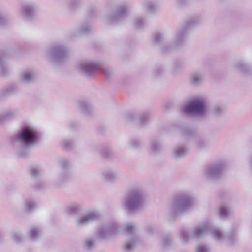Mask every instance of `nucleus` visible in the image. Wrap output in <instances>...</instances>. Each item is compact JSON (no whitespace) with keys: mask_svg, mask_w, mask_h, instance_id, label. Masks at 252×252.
Instances as JSON below:
<instances>
[{"mask_svg":"<svg viewBox=\"0 0 252 252\" xmlns=\"http://www.w3.org/2000/svg\"><path fill=\"white\" fill-rule=\"evenodd\" d=\"M147 231L150 233L153 234L157 231V228L153 225H148L146 227Z\"/></svg>","mask_w":252,"mask_h":252,"instance_id":"nucleus-46","label":"nucleus"},{"mask_svg":"<svg viewBox=\"0 0 252 252\" xmlns=\"http://www.w3.org/2000/svg\"><path fill=\"white\" fill-rule=\"evenodd\" d=\"M70 164L66 159H61L59 161V172L56 177L55 186L59 188L69 177V168Z\"/></svg>","mask_w":252,"mask_h":252,"instance_id":"nucleus-11","label":"nucleus"},{"mask_svg":"<svg viewBox=\"0 0 252 252\" xmlns=\"http://www.w3.org/2000/svg\"><path fill=\"white\" fill-rule=\"evenodd\" d=\"M195 146L198 150H203L208 149L210 147V145L206 140L202 138L199 137L195 140Z\"/></svg>","mask_w":252,"mask_h":252,"instance_id":"nucleus-23","label":"nucleus"},{"mask_svg":"<svg viewBox=\"0 0 252 252\" xmlns=\"http://www.w3.org/2000/svg\"><path fill=\"white\" fill-rule=\"evenodd\" d=\"M44 185L42 181H39L35 185V189L37 190H41L44 188Z\"/></svg>","mask_w":252,"mask_h":252,"instance_id":"nucleus-48","label":"nucleus"},{"mask_svg":"<svg viewBox=\"0 0 252 252\" xmlns=\"http://www.w3.org/2000/svg\"><path fill=\"white\" fill-rule=\"evenodd\" d=\"M226 167V164L224 161H220L211 165L206 168L205 176L210 179H218L222 175Z\"/></svg>","mask_w":252,"mask_h":252,"instance_id":"nucleus-12","label":"nucleus"},{"mask_svg":"<svg viewBox=\"0 0 252 252\" xmlns=\"http://www.w3.org/2000/svg\"><path fill=\"white\" fill-rule=\"evenodd\" d=\"M25 209L27 211L32 212L38 207L37 203L32 199H27L25 201Z\"/></svg>","mask_w":252,"mask_h":252,"instance_id":"nucleus-27","label":"nucleus"},{"mask_svg":"<svg viewBox=\"0 0 252 252\" xmlns=\"http://www.w3.org/2000/svg\"><path fill=\"white\" fill-rule=\"evenodd\" d=\"M145 194L139 187H133L125 195L123 206L128 213H133L141 209L145 202Z\"/></svg>","mask_w":252,"mask_h":252,"instance_id":"nucleus-4","label":"nucleus"},{"mask_svg":"<svg viewBox=\"0 0 252 252\" xmlns=\"http://www.w3.org/2000/svg\"><path fill=\"white\" fill-rule=\"evenodd\" d=\"M47 53L52 62L58 64L63 62L67 59L69 52L63 43L58 42L49 48Z\"/></svg>","mask_w":252,"mask_h":252,"instance_id":"nucleus-6","label":"nucleus"},{"mask_svg":"<svg viewBox=\"0 0 252 252\" xmlns=\"http://www.w3.org/2000/svg\"><path fill=\"white\" fill-rule=\"evenodd\" d=\"M13 240L16 242H19L22 240V237L19 232L14 233L12 235Z\"/></svg>","mask_w":252,"mask_h":252,"instance_id":"nucleus-44","label":"nucleus"},{"mask_svg":"<svg viewBox=\"0 0 252 252\" xmlns=\"http://www.w3.org/2000/svg\"><path fill=\"white\" fill-rule=\"evenodd\" d=\"M172 239L171 234L167 233L163 235L161 238V243L164 247H167L171 244Z\"/></svg>","mask_w":252,"mask_h":252,"instance_id":"nucleus-33","label":"nucleus"},{"mask_svg":"<svg viewBox=\"0 0 252 252\" xmlns=\"http://www.w3.org/2000/svg\"><path fill=\"white\" fill-rule=\"evenodd\" d=\"M111 151L107 148H102L100 151V154L105 158H110Z\"/></svg>","mask_w":252,"mask_h":252,"instance_id":"nucleus-42","label":"nucleus"},{"mask_svg":"<svg viewBox=\"0 0 252 252\" xmlns=\"http://www.w3.org/2000/svg\"><path fill=\"white\" fill-rule=\"evenodd\" d=\"M3 235L1 233H0V241L2 239Z\"/></svg>","mask_w":252,"mask_h":252,"instance_id":"nucleus-50","label":"nucleus"},{"mask_svg":"<svg viewBox=\"0 0 252 252\" xmlns=\"http://www.w3.org/2000/svg\"><path fill=\"white\" fill-rule=\"evenodd\" d=\"M91 31V26L88 21L83 22L78 28V32L81 34L89 33Z\"/></svg>","mask_w":252,"mask_h":252,"instance_id":"nucleus-28","label":"nucleus"},{"mask_svg":"<svg viewBox=\"0 0 252 252\" xmlns=\"http://www.w3.org/2000/svg\"><path fill=\"white\" fill-rule=\"evenodd\" d=\"M188 149L184 146H178L174 148L173 156L177 159L184 158L187 154Z\"/></svg>","mask_w":252,"mask_h":252,"instance_id":"nucleus-21","label":"nucleus"},{"mask_svg":"<svg viewBox=\"0 0 252 252\" xmlns=\"http://www.w3.org/2000/svg\"><path fill=\"white\" fill-rule=\"evenodd\" d=\"M127 117L130 120L138 119V121L141 126L144 125L150 119V115L149 113H142L138 116L135 113H131L127 115Z\"/></svg>","mask_w":252,"mask_h":252,"instance_id":"nucleus-19","label":"nucleus"},{"mask_svg":"<svg viewBox=\"0 0 252 252\" xmlns=\"http://www.w3.org/2000/svg\"><path fill=\"white\" fill-rule=\"evenodd\" d=\"M0 73L2 75H5L7 73V68L3 60L1 53H0Z\"/></svg>","mask_w":252,"mask_h":252,"instance_id":"nucleus-36","label":"nucleus"},{"mask_svg":"<svg viewBox=\"0 0 252 252\" xmlns=\"http://www.w3.org/2000/svg\"><path fill=\"white\" fill-rule=\"evenodd\" d=\"M94 9L91 10V12H94Z\"/></svg>","mask_w":252,"mask_h":252,"instance_id":"nucleus-52","label":"nucleus"},{"mask_svg":"<svg viewBox=\"0 0 252 252\" xmlns=\"http://www.w3.org/2000/svg\"><path fill=\"white\" fill-rule=\"evenodd\" d=\"M184 67V64L181 61H176L173 64L172 69L175 73L177 71L182 69Z\"/></svg>","mask_w":252,"mask_h":252,"instance_id":"nucleus-41","label":"nucleus"},{"mask_svg":"<svg viewBox=\"0 0 252 252\" xmlns=\"http://www.w3.org/2000/svg\"><path fill=\"white\" fill-rule=\"evenodd\" d=\"M147 24L146 20L141 16L134 18L133 20V27L136 29H141Z\"/></svg>","mask_w":252,"mask_h":252,"instance_id":"nucleus-26","label":"nucleus"},{"mask_svg":"<svg viewBox=\"0 0 252 252\" xmlns=\"http://www.w3.org/2000/svg\"><path fill=\"white\" fill-rule=\"evenodd\" d=\"M73 123H72V124H70V126H71V127H74V126L72 125H73Z\"/></svg>","mask_w":252,"mask_h":252,"instance_id":"nucleus-51","label":"nucleus"},{"mask_svg":"<svg viewBox=\"0 0 252 252\" xmlns=\"http://www.w3.org/2000/svg\"><path fill=\"white\" fill-rule=\"evenodd\" d=\"M40 134L37 128L31 124L23 126L19 131L11 138L14 145H20L21 147L16 151L19 157L26 158L28 154V148L39 140Z\"/></svg>","mask_w":252,"mask_h":252,"instance_id":"nucleus-3","label":"nucleus"},{"mask_svg":"<svg viewBox=\"0 0 252 252\" xmlns=\"http://www.w3.org/2000/svg\"><path fill=\"white\" fill-rule=\"evenodd\" d=\"M19 114L17 109H9L4 110L0 114V123L9 121L16 118Z\"/></svg>","mask_w":252,"mask_h":252,"instance_id":"nucleus-16","label":"nucleus"},{"mask_svg":"<svg viewBox=\"0 0 252 252\" xmlns=\"http://www.w3.org/2000/svg\"><path fill=\"white\" fill-rule=\"evenodd\" d=\"M186 0H177V3L179 5H183L185 4Z\"/></svg>","mask_w":252,"mask_h":252,"instance_id":"nucleus-49","label":"nucleus"},{"mask_svg":"<svg viewBox=\"0 0 252 252\" xmlns=\"http://www.w3.org/2000/svg\"><path fill=\"white\" fill-rule=\"evenodd\" d=\"M41 170L38 167H32L30 170L31 177L33 179H37L40 176Z\"/></svg>","mask_w":252,"mask_h":252,"instance_id":"nucleus-34","label":"nucleus"},{"mask_svg":"<svg viewBox=\"0 0 252 252\" xmlns=\"http://www.w3.org/2000/svg\"><path fill=\"white\" fill-rule=\"evenodd\" d=\"M206 101L204 98H195L189 103L185 105L183 111L197 115H203L206 112Z\"/></svg>","mask_w":252,"mask_h":252,"instance_id":"nucleus-9","label":"nucleus"},{"mask_svg":"<svg viewBox=\"0 0 252 252\" xmlns=\"http://www.w3.org/2000/svg\"><path fill=\"white\" fill-rule=\"evenodd\" d=\"M129 146L132 149H138L142 145L141 141L137 138H133L129 143Z\"/></svg>","mask_w":252,"mask_h":252,"instance_id":"nucleus-37","label":"nucleus"},{"mask_svg":"<svg viewBox=\"0 0 252 252\" xmlns=\"http://www.w3.org/2000/svg\"><path fill=\"white\" fill-rule=\"evenodd\" d=\"M124 231L130 237V240H128L125 245V250L130 251L134 249L139 242V238L136 234V226L130 223L127 224L124 228Z\"/></svg>","mask_w":252,"mask_h":252,"instance_id":"nucleus-13","label":"nucleus"},{"mask_svg":"<svg viewBox=\"0 0 252 252\" xmlns=\"http://www.w3.org/2000/svg\"><path fill=\"white\" fill-rule=\"evenodd\" d=\"M74 142L72 140L66 139L61 143L62 147L67 150L71 149L74 145Z\"/></svg>","mask_w":252,"mask_h":252,"instance_id":"nucleus-38","label":"nucleus"},{"mask_svg":"<svg viewBox=\"0 0 252 252\" xmlns=\"http://www.w3.org/2000/svg\"><path fill=\"white\" fill-rule=\"evenodd\" d=\"M100 214L96 211H92L87 213L80 218L76 220V224L78 227L84 226L92 221L99 219Z\"/></svg>","mask_w":252,"mask_h":252,"instance_id":"nucleus-14","label":"nucleus"},{"mask_svg":"<svg viewBox=\"0 0 252 252\" xmlns=\"http://www.w3.org/2000/svg\"><path fill=\"white\" fill-rule=\"evenodd\" d=\"M81 205L76 202L72 203L68 207L69 213L71 214H77L81 211Z\"/></svg>","mask_w":252,"mask_h":252,"instance_id":"nucleus-30","label":"nucleus"},{"mask_svg":"<svg viewBox=\"0 0 252 252\" xmlns=\"http://www.w3.org/2000/svg\"><path fill=\"white\" fill-rule=\"evenodd\" d=\"M183 133L186 136H191L194 135L195 131L189 128H187L183 131Z\"/></svg>","mask_w":252,"mask_h":252,"instance_id":"nucleus-45","label":"nucleus"},{"mask_svg":"<svg viewBox=\"0 0 252 252\" xmlns=\"http://www.w3.org/2000/svg\"><path fill=\"white\" fill-rule=\"evenodd\" d=\"M224 111V107L220 105L215 106L213 109V114L216 116L221 115L223 114Z\"/></svg>","mask_w":252,"mask_h":252,"instance_id":"nucleus-39","label":"nucleus"},{"mask_svg":"<svg viewBox=\"0 0 252 252\" xmlns=\"http://www.w3.org/2000/svg\"><path fill=\"white\" fill-rule=\"evenodd\" d=\"M80 110L84 114H89L91 109L90 103L83 101H79L78 103Z\"/></svg>","mask_w":252,"mask_h":252,"instance_id":"nucleus-29","label":"nucleus"},{"mask_svg":"<svg viewBox=\"0 0 252 252\" xmlns=\"http://www.w3.org/2000/svg\"><path fill=\"white\" fill-rule=\"evenodd\" d=\"M94 244L95 241L92 239H88L85 242L86 247L89 249H91L94 245Z\"/></svg>","mask_w":252,"mask_h":252,"instance_id":"nucleus-47","label":"nucleus"},{"mask_svg":"<svg viewBox=\"0 0 252 252\" xmlns=\"http://www.w3.org/2000/svg\"><path fill=\"white\" fill-rule=\"evenodd\" d=\"M205 75V72L203 69H198L195 71L191 77L192 83L195 85H198L201 83Z\"/></svg>","mask_w":252,"mask_h":252,"instance_id":"nucleus-20","label":"nucleus"},{"mask_svg":"<svg viewBox=\"0 0 252 252\" xmlns=\"http://www.w3.org/2000/svg\"><path fill=\"white\" fill-rule=\"evenodd\" d=\"M196 252H209L208 247L204 245H199L197 246L196 250Z\"/></svg>","mask_w":252,"mask_h":252,"instance_id":"nucleus-43","label":"nucleus"},{"mask_svg":"<svg viewBox=\"0 0 252 252\" xmlns=\"http://www.w3.org/2000/svg\"><path fill=\"white\" fill-rule=\"evenodd\" d=\"M22 14L28 19H31L35 14L34 7L31 4H25L23 6Z\"/></svg>","mask_w":252,"mask_h":252,"instance_id":"nucleus-22","label":"nucleus"},{"mask_svg":"<svg viewBox=\"0 0 252 252\" xmlns=\"http://www.w3.org/2000/svg\"><path fill=\"white\" fill-rule=\"evenodd\" d=\"M73 4H73V2H72V7H73V6H74Z\"/></svg>","mask_w":252,"mask_h":252,"instance_id":"nucleus-53","label":"nucleus"},{"mask_svg":"<svg viewBox=\"0 0 252 252\" xmlns=\"http://www.w3.org/2000/svg\"><path fill=\"white\" fill-rule=\"evenodd\" d=\"M195 205V199L189 192H183L174 198L170 208V212L173 216L186 213L192 209Z\"/></svg>","mask_w":252,"mask_h":252,"instance_id":"nucleus-5","label":"nucleus"},{"mask_svg":"<svg viewBox=\"0 0 252 252\" xmlns=\"http://www.w3.org/2000/svg\"><path fill=\"white\" fill-rule=\"evenodd\" d=\"M41 235L42 231L39 227H33L30 230V237L32 240H37Z\"/></svg>","mask_w":252,"mask_h":252,"instance_id":"nucleus-25","label":"nucleus"},{"mask_svg":"<svg viewBox=\"0 0 252 252\" xmlns=\"http://www.w3.org/2000/svg\"><path fill=\"white\" fill-rule=\"evenodd\" d=\"M165 70V68L162 65H158L153 69L152 74L155 77H158L163 74Z\"/></svg>","mask_w":252,"mask_h":252,"instance_id":"nucleus-32","label":"nucleus"},{"mask_svg":"<svg viewBox=\"0 0 252 252\" xmlns=\"http://www.w3.org/2000/svg\"><path fill=\"white\" fill-rule=\"evenodd\" d=\"M101 174L106 181L110 183H114L120 178V174L113 168L103 169Z\"/></svg>","mask_w":252,"mask_h":252,"instance_id":"nucleus-15","label":"nucleus"},{"mask_svg":"<svg viewBox=\"0 0 252 252\" xmlns=\"http://www.w3.org/2000/svg\"><path fill=\"white\" fill-rule=\"evenodd\" d=\"M129 14V5L126 2H122L116 7L115 13L109 15L106 17L108 24L111 25L117 24L122 21Z\"/></svg>","mask_w":252,"mask_h":252,"instance_id":"nucleus-8","label":"nucleus"},{"mask_svg":"<svg viewBox=\"0 0 252 252\" xmlns=\"http://www.w3.org/2000/svg\"><path fill=\"white\" fill-rule=\"evenodd\" d=\"M162 145L159 140L153 138L150 141L149 151L152 154H158L162 152Z\"/></svg>","mask_w":252,"mask_h":252,"instance_id":"nucleus-17","label":"nucleus"},{"mask_svg":"<svg viewBox=\"0 0 252 252\" xmlns=\"http://www.w3.org/2000/svg\"><path fill=\"white\" fill-rule=\"evenodd\" d=\"M201 18L197 16L188 20L183 27L178 30L175 34L172 44L165 42V36L161 32H156L153 36L154 42L160 46L161 51L167 53L182 46L185 43L189 30L199 23Z\"/></svg>","mask_w":252,"mask_h":252,"instance_id":"nucleus-2","label":"nucleus"},{"mask_svg":"<svg viewBox=\"0 0 252 252\" xmlns=\"http://www.w3.org/2000/svg\"><path fill=\"white\" fill-rule=\"evenodd\" d=\"M14 90V88L12 86L8 87L5 89H3L0 91V98L6 96L11 93H12Z\"/></svg>","mask_w":252,"mask_h":252,"instance_id":"nucleus-35","label":"nucleus"},{"mask_svg":"<svg viewBox=\"0 0 252 252\" xmlns=\"http://www.w3.org/2000/svg\"><path fill=\"white\" fill-rule=\"evenodd\" d=\"M220 215L222 218H225L227 216L229 212L228 207L225 205H222L219 209Z\"/></svg>","mask_w":252,"mask_h":252,"instance_id":"nucleus-40","label":"nucleus"},{"mask_svg":"<svg viewBox=\"0 0 252 252\" xmlns=\"http://www.w3.org/2000/svg\"><path fill=\"white\" fill-rule=\"evenodd\" d=\"M35 78L34 73L32 70H25L22 75V80L26 83H30L34 81Z\"/></svg>","mask_w":252,"mask_h":252,"instance_id":"nucleus-24","label":"nucleus"},{"mask_svg":"<svg viewBox=\"0 0 252 252\" xmlns=\"http://www.w3.org/2000/svg\"><path fill=\"white\" fill-rule=\"evenodd\" d=\"M80 70L87 76L93 75L96 70L102 72L107 76L111 74V72L97 62L85 61L79 64Z\"/></svg>","mask_w":252,"mask_h":252,"instance_id":"nucleus-7","label":"nucleus"},{"mask_svg":"<svg viewBox=\"0 0 252 252\" xmlns=\"http://www.w3.org/2000/svg\"><path fill=\"white\" fill-rule=\"evenodd\" d=\"M144 5L145 9L150 13H154L158 9V5L153 1H148Z\"/></svg>","mask_w":252,"mask_h":252,"instance_id":"nucleus-31","label":"nucleus"},{"mask_svg":"<svg viewBox=\"0 0 252 252\" xmlns=\"http://www.w3.org/2000/svg\"><path fill=\"white\" fill-rule=\"evenodd\" d=\"M207 233L210 234L213 238L219 242L228 241L232 244L236 240L237 234L235 229H233L228 235H225L218 228L205 223L195 227L191 231L183 228L180 231V238L183 243H188L191 238H199Z\"/></svg>","mask_w":252,"mask_h":252,"instance_id":"nucleus-1","label":"nucleus"},{"mask_svg":"<svg viewBox=\"0 0 252 252\" xmlns=\"http://www.w3.org/2000/svg\"><path fill=\"white\" fill-rule=\"evenodd\" d=\"M233 69L243 75H247L250 71V68L242 61H238L232 64Z\"/></svg>","mask_w":252,"mask_h":252,"instance_id":"nucleus-18","label":"nucleus"},{"mask_svg":"<svg viewBox=\"0 0 252 252\" xmlns=\"http://www.w3.org/2000/svg\"><path fill=\"white\" fill-rule=\"evenodd\" d=\"M121 226L116 222H110L103 224L97 229V235L101 239H107L119 233Z\"/></svg>","mask_w":252,"mask_h":252,"instance_id":"nucleus-10","label":"nucleus"}]
</instances>
